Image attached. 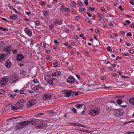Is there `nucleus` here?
<instances>
[{"instance_id": "f257e3e1", "label": "nucleus", "mask_w": 134, "mask_h": 134, "mask_svg": "<svg viewBox=\"0 0 134 134\" xmlns=\"http://www.w3.org/2000/svg\"><path fill=\"white\" fill-rule=\"evenodd\" d=\"M34 124L38 129H45L47 127V124L45 121L38 119L35 120Z\"/></svg>"}, {"instance_id": "f03ea898", "label": "nucleus", "mask_w": 134, "mask_h": 134, "mask_svg": "<svg viewBox=\"0 0 134 134\" xmlns=\"http://www.w3.org/2000/svg\"><path fill=\"white\" fill-rule=\"evenodd\" d=\"M62 94L63 96L66 97H68L70 96L73 97L78 94L77 92L73 91L70 90H66L62 91Z\"/></svg>"}, {"instance_id": "7ed1b4c3", "label": "nucleus", "mask_w": 134, "mask_h": 134, "mask_svg": "<svg viewBox=\"0 0 134 134\" xmlns=\"http://www.w3.org/2000/svg\"><path fill=\"white\" fill-rule=\"evenodd\" d=\"M100 109L98 107H93L89 110V114L91 116H95L99 113Z\"/></svg>"}, {"instance_id": "20e7f679", "label": "nucleus", "mask_w": 134, "mask_h": 134, "mask_svg": "<svg viewBox=\"0 0 134 134\" xmlns=\"http://www.w3.org/2000/svg\"><path fill=\"white\" fill-rule=\"evenodd\" d=\"M124 113V111L121 109H115L114 110V114L116 116L122 115Z\"/></svg>"}, {"instance_id": "39448f33", "label": "nucleus", "mask_w": 134, "mask_h": 134, "mask_svg": "<svg viewBox=\"0 0 134 134\" xmlns=\"http://www.w3.org/2000/svg\"><path fill=\"white\" fill-rule=\"evenodd\" d=\"M35 120H32L30 121H25L21 122V124H23L24 126L29 127L32 125L34 124Z\"/></svg>"}, {"instance_id": "423d86ee", "label": "nucleus", "mask_w": 134, "mask_h": 134, "mask_svg": "<svg viewBox=\"0 0 134 134\" xmlns=\"http://www.w3.org/2000/svg\"><path fill=\"white\" fill-rule=\"evenodd\" d=\"M18 77L17 76L13 75L11 77L9 80V82L11 83H14L18 81Z\"/></svg>"}, {"instance_id": "0eeeda50", "label": "nucleus", "mask_w": 134, "mask_h": 134, "mask_svg": "<svg viewBox=\"0 0 134 134\" xmlns=\"http://www.w3.org/2000/svg\"><path fill=\"white\" fill-rule=\"evenodd\" d=\"M61 74V71L60 70L57 71L55 72L52 73L49 75L47 76V77H58Z\"/></svg>"}, {"instance_id": "6e6552de", "label": "nucleus", "mask_w": 134, "mask_h": 134, "mask_svg": "<svg viewBox=\"0 0 134 134\" xmlns=\"http://www.w3.org/2000/svg\"><path fill=\"white\" fill-rule=\"evenodd\" d=\"M36 103L35 99H32L29 101L27 103V106L28 108L30 107L33 106Z\"/></svg>"}, {"instance_id": "1a4fd4ad", "label": "nucleus", "mask_w": 134, "mask_h": 134, "mask_svg": "<svg viewBox=\"0 0 134 134\" xmlns=\"http://www.w3.org/2000/svg\"><path fill=\"white\" fill-rule=\"evenodd\" d=\"M23 100L22 99L18 101L17 103L16 104V106L17 107L18 109H21L23 107Z\"/></svg>"}, {"instance_id": "9d476101", "label": "nucleus", "mask_w": 134, "mask_h": 134, "mask_svg": "<svg viewBox=\"0 0 134 134\" xmlns=\"http://www.w3.org/2000/svg\"><path fill=\"white\" fill-rule=\"evenodd\" d=\"M11 46L10 45L6 46L3 49V51L7 54H9L11 51Z\"/></svg>"}, {"instance_id": "9b49d317", "label": "nucleus", "mask_w": 134, "mask_h": 134, "mask_svg": "<svg viewBox=\"0 0 134 134\" xmlns=\"http://www.w3.org/2000/svg\"><path fill=\"white\" fill-rule=\"evenodd\" d=\"M8 81V80L7 78H4L2 79L0 82L1 86L3 87L7 83Z\"/></svg>"}, {"instance_id": "f8f14e48", "label": "nucleus", "mask_w": 134, "mask_h": 134, "mask_svg": "<svg viewBox=\"0 0 134 134\" xmlns=\"http://www.w3.org/2000/svg\"><path fill=\"white\" fill-rule=\"evenodd\" d=\"M75 79L73 76H69L67 79V82L70 83H72L74 82Z\"/></svg>"}, {"instance_id": "ddd939ff", "label": "nucleus", "mask_w": 134, "mask_h": 134, "mask_svg": "<svg viewBox=\"0 0 134 134\" xmlns=\"http://www.w3.org/2000/svg\"><path fill=\"white\" fill-rule=\"evenodd\" d=\"M51 77H48L47 76L45 77V79L48 83H49L52 86L53 84V82L52 80L50 79V78Z\"/></svg>"}, {"instance_id": "4468645a", "label": "nucleus", "mask_w": 134, "mask_h": 134, "mask_svg": "<svg viewBox=\"0 0 134 134\" xmlns=\"http://www.w3.org/2000/svg\"><path fill=\"white\" fill-rule=\"evenodd\" d=\"M24 31L25 33L29 36H31L32 35V33L29 29L27 28H25L24 29Z\"/></svg>"}, {"instance_id": "2eb2a0df", "label": "nucleus", "mask_w": 134, "mask_h": 134, "mask_svg": "<svg viewBox=\"0 0 134 134\" xmlns=\"http://www.w3.org/2000/svg\"><path fill=\"white\" fill-rule=\"evenodd\" d=\"M51 95L49 94H45L43 95L42 99L44 100L48 99L51 98Z\"/></svg>"}, {"instance_id": "dca6fc26", "label": "nucleus", "mask_w": 134, "mask_h": 134, "mask_svg": "<svg viewBox=\"0 0 134 134\" xmlns=\"http://www.w3.org/2000/svg\"><path fill=\"white\" fill-rule=\"evenodd\" d=\"M32 79H34L33 80V81L35 84L38 83L40 82V79L39 78L36 77L35 76L32 77Z\"/></svg>"}, {"instance_id": "f3484780", "label": "nucleus", "mask_w": 134, "mask_h": 134, "mask_svg": "<svg viewBox=\"0 0 134 134\" xmlns=\"http://www.w3.org/2000/svg\"><path fill=\"white\" fill-rule=\"evenodd\" d=\"M63 23V21L61 20H56L54 22L55 26L60 25Z\"/></svg>"}, {"instance_id": "a211bd4d", "label": "nucleus", "mask_w": 134, "mask_h": 134, "mask_svg": "<svg viewBox=\"0 0 134 134\" xmlns=\"http://www.w3.org/2000/svg\"><path fill=\"white\" fill-rule=\"evenodd\" d=\"M11 65V62L8 59L6 62L5 66L7 68H9Z\"/></svg>"}, {"instance_id": "6ab92c4d", "label": "nucleus", "mask_w": 134, "mask_h": 134, "mask_svg": "<svg viewBox=\"0 0 134 134\" xmlns=\"http://www.w3.org/2000/svg\"><path fill=\"white\" fill-rule=\"evenodd\" d=\"M24 58L23 55L20 54L17 55V59L18 60H22Z\"/></svg>"}, {"instance_id": "aec40b11", "label": "nucleus", "mask_w": 134, "mask_h": 134, "mask_svg": "<svg viewBox=\"0 0 134 134\" xmlns=\"http://www.w3.org/2000/svg\"><path fill=\"white\" fill-rule=\"evenodd\" d=\"M6 54H0V62L5 60V57Z\"/></svg>"}, {"instance_id": "412c9836", "label": "nucleus", "mask_w": 134, "mask_h": 134, "mask_svg": "<svg viewBox=\"0 0 134 134\" xmlns=\"http://www.w3.org/2000/svg\"><path fill=\"white\" fill-rule=\"evenodd\" d=\"M20 74L22 75H25L27 74V72L23 69H21L20 71Z\"/></svg>"}, {"instance_id": "4be33fe9", "label": "nucleus", "mask_w": 134, "mask_h": 134, "mask_svg": "<svg viewBox=\"0 0 134 134\" xmlns=\"http://www.w3.org/2000/svg\"><path fill=\"white\" fill-rule=\"evenodd\" d=\"M42 12H43L42 15L44 16H47V15H49V12L46 11H45L44 10H43Z\"/></svg>"}, {"instance_id": "5701e85b", "label": "nucleus", "mask_w": 134, "mask_h": 134, "mask_svg": "<svg viewBox=\"0 0 134 134\" xmlns=\"http://www.w3.org/2000/svg\"><path fill=\"white\" fill-rule=\"evenodd\" d=\"M17 16L16 15H14L10 16V18L12 20H15L17 18Z\"/></svg>"}, {"instance_id": "b1692460", "label": "nucleus", "mask_w": 134, "mask_h": 134, "mask_svg": "<svg viewBox=\"0 0 134 134\" xmlns=\"http://www.w3.org/2000/svg\"><path fill=\"white\" fill-rule=\"evenodd\" d=\"M84 104H78L76 105L75 107H76L77 108V109H80L83 106Z\"/></svg>"}, {"instance_id": "393cba45", "label": "nucleus", "mask_w": 134, "mask_h": 134, "mask_svg": "<svg viewBox=\"0 0 134 134\" xmlns=\"http://www.w3.org/2000/svg\"><path fill=\"white\" fill-rule=\"evenodd\" d=\"M129 102L131 104L134 105V97L130 98L129 100Z\"/></svg>"}, {"instance_id": "a878e982", "label": "nucleus", "mask_w": 134, "mask_h": 134, "mask_svg": "<svg viewBox=\"0 0 134 134\" xmlns=\"http://www.w3.org/2000/svg\"><path fill=\"white\" fill-rule=\"evenodd\" d=\"M5 45V43L3 41H0V48H1Z\"/></svg>"}, {"instance_id": "bb28decb", "label": "nucleus", "mask_w": 134, "mask_h": 134, "mask_svg": "<svg viewBox=\"0 0 134 134\" xmlns=\"http://www.w3.org/2000/svg\"><path fill=\"white\" fill-rule=\"evenodd\" d=\"M40 87V86L38 85L36 86H35L33 88V89L35 91L37 90Z\"/></svg>"}, {"instance_id": "cd10ccee", "label": "nucleus", "mask_w": 134, "mask_h": 134, "mask_svg": "<svg viewBox=\"0 0 134 134\" xmlns=\"http://www.w3.org/2000/svg\"><path fill=\"white\" fill-rule=\"evenodd\" d=\"M79 12L80 13H82L83 11H85L86 9L85 8H80L79 10Z\"/></svg>"}, {"instance_id": "c85d7f7f", "label": "nucleus", "mask_w": 134, "mask_h": 134, "mask_svg": "<svg viewBox=\"0 0 134 134\" xmlns=\"http://www.w3.org/2000/svg\"><path fill=\"white\" fill-rule=\"evenodd\" d=\"M0 30L3 31H8V29L0 27Z\"/></svg>"}, {"instance_id": "c756f323", "label": "nucleus", "mask_w": 134, "mask_h": 134, "mask_svg": "<svg viewBox=\"0 0 134 134\" xmlns=\"http://www.w3.org/2000/svg\"><path fill=\"white\" fill-rule=\"evenodd\" d=\"M11 108L12 110H16L18 109L17 106L12 105L11 106Z\"/></svg>"}, {"instance_id": "7c9ffc66", "label": "nucleus", "mask_w": 134, "mask_h": 134, "mask_svg": "<svg viewBox=\"0 0 134 134\" xmlns=\"http://www.w3.org/2000/svg\"><path fill=\"white\" fill-rule=\"evenodd\" d=\"M53 65L54 67L57 68L58 66V62L57 61H54L53 62Z\"/></svg>"}, {"instance_id": "2f4dec72", "label": "nucleus", "mask_w": 134, "mask_h": 134, "mask_svg": "<svg viewBox=\"0 0 134 134\" xmlns=\"http://www.w3.org/2000/svg\"><path fill=\"white\" fill-rule=\"evenodd\" d=\"M117 103L119 104H120L123 103L122 100L121 99H119L117 100Z\"/></svg>"}, {"instance_id": "473e14b6", "label": "nucleus", "mask_w": 134, "mask_h": 134, "mask_svg": "<svg viewBox=\"0 0 134 134\" xmlns=\"http://www.w3.org/2000/svg\"><path fill=\"white\" fill-rule=\"evenodd\" d=\"M19 94H26L25 93V91L24 90V89H22L20 91V93H19Z\"/></svg>"}, {"instance_id": "72a5a7b5", "label": "nucleus", "mask_w": 134, "mask_h": 134, "mask_svg": "<svg viewBox=\"0 0 134 134\" xmlns=\"http://www.w3.org/2000/svg\"><path fill=\"white\" fill-rule=\"evenodd\" d=\"M8 96L9 97H12V98H14L15 96V95L13 94L10 93H8L7 94Z\"/></svg>"}, {"instance_id": "f704fd0d", "label": "nucleus", "mask_w": 134, "mask_h": 134, "mask_svg": "<svg viewBox=\"0 0 134 134\" xmlns=\"http://www.w3.org/2000/svg\"><path fill=\"white\" fill-rule=\"evenodd\" d=\"M54 24H52V25L49 26V29L51 30H53L54 28Z\"/></svg>"}, {"instance_id": "c9c22d12", "label": "nucleus", "mask_w": 134, "mask_h": 134, "mask_svg": "<svg viewBox=\"0 0 134 134\" xmlns=\"http://www.w3.org/2000/svg\"><path fill=\"white\" fill-rule=\"evenodd\" d=\"M100 10L102 12H105V13L107 12V11L106 10L104 7L102 8Z\"/></svg>"}, {"instance_id": "e433bc0d", "label": "nucleus", "mask_w": 134, "mask_h": 134, "mask_svg": "<svg viewBox=\"0 0 134 134\" xmlns=\"http://www.w3.org/2000/svg\"><path fill=\"white\" fill-rule=\"evenodd\" d=\"M71 110L74 113H77L76 109L75 108H72L71 109Z\"/></svg>"}, {"instance_id": "4c0bfd02", "label": "nucleus", "mask_w": 134, "mask_h": 134, "mask_svg": "<svg viewBox=\"0 0 134 134\" xmlns=\"http://www.w3.org/2000/svg\"><path fill=\"white\" fill-rule=\"evenodd\" d=\"M77 130L79 131H82V132H88V133H89V131H88V130H79V129H77Z\"/></svg>"}, {"instance_id": "58836bf2", "label": "nucleus", "mask_w": 134, "mask_h": 134, "mask_svg": "<svg viewBox=\"0 0 134 134\" xmlns=\"http://www.w3.org/2000/svg\"><path fill=\"white\" fill-rule=\"evenodd\" d=\"M46 3L45 2L42 1L41 2V3L40 4L42 6H44L45 5Z\"/></svg>"}, {"instance_id": "ea45409f", "label": "nucleus", "mask_w": 134, "mask_h": 134, "mask_svg": "<svg viewBox=\"0 0 134 134\" xmlns=\"http://www.w3.org/2000/svg\"><path fill=\"white\" fill-rule=\"evenodd\" d=\"M122 54L123 55H124L125 56H129V54L128 53H122Z\"/></svg>"}, {"instance_id": "a19ab883", "label": "nucleus", "mask_w": 134, "mask_h": 134, "mask_svg": "<svg viewBox=\"0 0 134 134\" xmlns=\"http://www.w3.org/2000/svg\"><path fill=\"white\" fill-rule=\"evenodd\" d=\"M94 9V7H90L88 8V9L89 10H92L93 11Z\"/></svg>"}, {"instance_id": "79ce46f5", "label": "nucleus", "mask_w": 134, "mask_h": 134, "mask_svg": "<svg viewBox=\"0 0 134 134\" xmlns=\"http://www.w3.org/2000/svg\"><path fill=\"white\" fill-rule=\"evenodd\" d=\"M54 42L56 45L58 46L59 45V43L57 40H55L54 41Z\"/></svg>"}, {"instance_id": "37998d69", "label": "nucleus", "mask_w": 134, "mask_h": 134, "mask_svg": "<svg viewBox=\"0 0 134 134\" xmlns=\"http://www.w3.org/2000/svg\"><path fill=\"white\" fill-rule=\"evenodd\" d=\"M100 79L102 80H106V77L105 76H102L100 77Z\"/></svg>"}, {"instance_id": "c03bdc74", "label": "nucleus", "mask_w": 134, "mask_h": 134, "mask_svg": "<svg viewBox=\"0 0 134 134\" xmlns=\"http://www.w3.org/2000/svg\"><path fill=\"white\" fill-rule=\"evenodd\" d=\"M65 8V7L63 5H61L60 7V9L61 10L64 11Z\"/></svg>"}, {"instance_id": "a18cd8bd", "label": "nucleus", "mask_w": 134, "mask_h": 134, "mask_svg": "<svg viewBox=\"0 0 134 134\" xmlns=\"http://www.w3.org/2000/svg\"><path fill=\"white\" fill-rule=\"evenodd\" d=\"M129 52L131 54H133L134 52V51L132 49L129 50Z\"/></svg>"}, {"instance_id": "49530a36", "label": "nucleus", "mask_w": 134, "mask_h": 134, "mask_svg": "<svg viewBox=\"0 0 134 134\" xmlns=\"http://www.w3.org/2000/svg\"><path fill=\"white\" fill-rule=\"evenodd\" d=\"M126 35L128 36H132V34L130 32H129L127 33V34Z\"/></svg>"}, {"instance_id": "de8ad7c7", "label": "nucleus", "mask_w": 134, "mask_h": 134, "mask_svg": "<svg viewBox=\"0 0 134 134\" xmlns=\"http://www.w3.org/2000/svg\"><path fill=\"white\" fill-rule=\"evenodd\" d=\"M35 24L37 25L38 26L40 24V23L38 21H36V22Z\"/></svg>"}, {"instance_id": "09e8293b", "label": "nucleus", "mask_w": 134, "mask_h": 134, "mask_svg": "<svg viewBox=\"0 0 134 134\" xmlns=\"http://www.w3.org/2000/svg\"><path fill=\"white\" fill-rule=\"evenodd\" d=\"M18 51L16 49H15L13 50H12V52L13 54H15Z\"/></svg>"}, {"instance_id": "8fccbe9b", "label": "nucleus", "mask_w": 134, "mask_h": 134, "mask_svg": "<svg viewBox=\"0 0 134 134\" xmlns=\"http://www.w3.org/2000/svg\"><path fill=\"white\" fill-rule=\"evenodd\" d=\"M4 91L3 90H0V95L3 94L4 93Z\"/></svg>"}, {"instance_id": "3c124183", "label": "nucleus", "mask_w": 134, "mask_h": 134, "mask_svg": "<svg viewBox=\"0 0 134 134\" xmlns=\"http://www.w3.org/2000/svg\"><path fill=\"white\" fill-rule=\"evenodd\" d=\"M98 16L100 18H101L103 17V15L102 14H98Z\"/></svg>"}, {"instance_id": "603ef678", "label": "nucleus", "mask_w": 134, "mask_h": 134, "mask_svg": "<svg viewBox=\"0 0 134 134\" xmlns=\"http://www.w3.org/2000/svg\"><path fill=\"white\" fill-rule=\"evenodd\" d=\"M84 3L85 4L87 5L88 4V1L87 0H86L84 1Z\"/></svg>"}, {"instance_id": "864d4df0", "label": "nucleus", "mask_w": 134, "mask_h": 134, "mask_svg": "<svg viewBox=\"0 0 134 134\" xmlns=\"http://www.w3.org/2000/svg\"><path fill=\"white\" fill-rule=\"evenodd\" d=\"M0 18L4 21H6L7 22H8V21L5 18H3L2 17H1V18Z\"/></svg>"}, {"instance_id": "5fc2aeb1", "label": "nucleus", "mask_w": 134, "mask_h": 134, "mask_svg": "<svg viewBox=\"0 0 134 134\" xmlns=\"http://www.w3.org/2000/svg\"><path fill=\"white\" fill-rule=\"evenodd\" d=\"M25 13L27 15H29V16L30 14L31 13L30 12H25Z\"/></svg>"}, {"instance_id": "6e6d98bb", "label": "nucleus", "mask_w": 134, "mask_h": 134, "mask_svg": "<svg viewBox=\"0 0 134 134\" xmlns=\"http://www.w3.org/2000/svg\"><path fill=\"white\" fill-rule=\"evenodd\" d=\"M112 75L114 77H117V75L115 73H112Z\"/></svg>"}, {"instance_id": "4d7b16f0", "label": "nucleus", "mask_w": 134, "mask_h": 134, "mask_svg": "<svg viewBox=\"0 0 134 134\" xmlns=\"http://www.w3.org/2000/svg\"><path fill=\"white\" fill-rule=\"evenodd\" d=\"M78 126H80L81 127H84V125L83 124H79Z\"/></svg>"}, {"instance_id": "13d9d810", "label": "nucleus", "mask_w": 134, "mask_h": 134, "mask_svg": "<svg viewBox=\"0 0 134 134\" xmlns=\"http://www.w3.org/2000/svg\"><path fill=\"white\" fill-rule=\"evenodd\" d=\"M111 48V47L110 46H109L108 47L107 50L108 51H112L111 50H110V49Z\"/></svg>"}, {"instance_id": "bf43d9fd", "label": "nucleus", "mask_w": 134, "mask_h": 134, "mask_svg": "<svg viewBox=\"0 0 134 134\" xmlns=\"http://www.w3.org/2000/svg\"><path fill=\"white\" fill-rule=\"evenodd\" d=\"M76 5V3L75 2H73V5H72V6L73 7H75Z\"/></svg>"}, {"instance_id": "052dcab7", "label": "nucleus", "mask_w": 134, "mask_h": 134, "mask_svg": "<svg viewBox=\"0 0 134 134\" xmlns=\"http://www.w3.org/2000/svg\"><path fill=\"white\" fill-rule=\"evenodd\" d=\"M69 10V9L68 8H65L64 11L66 12H68Z\"/></svg>"}, {"instance_id": "680f3d73", "label": "nucleus", "mask_w": 134, "mask_h": 134, "mask_svg": "<svg viewBox=\"0 0 134 134\" xmlns=\"http://www.w3.org/2000/svg\"><path fill=\"white\" fill-rule=\"evenodd\" d=\"M87 14L88 16L89 17H91L92 16V14L89 13H87Z\"/></svg>"}, {"instance_id": "e2e57ef3", "label": "nucleus", "mask_w": 134, "mask_h": 134, "mask_svg": "<svg viewBox=\"0 0 134 134\" xmlns=\"http://www.w3.org/2000/svg\"><path fill=\"white\" fill-rule=\"evenodd\" d=\"M8 7L9 8H10V9L13 10L14 8L12 6H10V5H9L8 6Z\"/></svg>"}, {"instance_id": "0e129e2a", "label": "nucleus", "mask_w": 134, "mask_h": 134, "mask_svg": "<svg viewBox=\"0 0 134 134\" xmlns=\"http://www.w3.org/2000/svg\"><path fill=\"white\" fill-rule=\"evenodd\" d=\"M108 25L109 26H113V24L110 22H109L108 23Z\"/></svg>"}, {"instance_id": "69168bd1", "label": "nucleus", "mask_w": 134, "mask_h": 134, "mask_svg": "<svg viewBox=\"0 0 134 134\" xmlns=\"http://www.w3.org/2000/svg\"><path fill=\"white\" fill-rule=\"evenodd\" d=\"M125 44L128 46H131V44L128 42L125 43Z\"/></svg>"}, {"instance_id": "338daca9", "label": "nucleus", "mask_w": 134, "mask_h": 134, "mask_svg": "<svg viewBox=\"0 0 134 134\" xmlns=\"http://www.w3.org/2000/svg\"><path fill=\"white\" fill-rule=\"evenodd\" d=\"M13 11L16 13H19L18 12V11L16 10L14 8V9H13Z\"/></svg>"}, {"instance_id": "774afa93", "label": "nucleus", "mask_w": 134, "mask_h": 134, "mask_svg": "<svg viewBox=\"0 0 134 134\" xmlns=\"http://www.w3.org/2000/svg\"><path fill=\"white\" fill-rule=\"evenodd\" d=\"M127 134H134V132H127Z\"/></svg>"}]
</instances>
